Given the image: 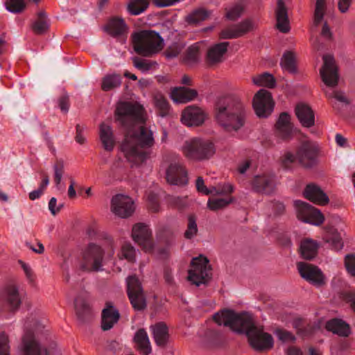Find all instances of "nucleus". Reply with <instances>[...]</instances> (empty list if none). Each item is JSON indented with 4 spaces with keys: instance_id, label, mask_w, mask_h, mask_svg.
I'll use <instances>...</instances> for the list:
<instances>
[{
    "instance_id": "49530a36",
    "label": "nucleus",
    "mask_w": 355,
    "mask_h": 355,
    "mask_svg": "<svg viewBox=\"0 0 355 355\" xmlns=\"http://www.w3.org/2000/svg\"><path fill=\"white\" fill-rule=\"evenodd\" d=\"M198 233L196 218L194 216L190 215L188 217L187 228L184 232V236L187 239H192Z\"/></svg>"
},
{
    "instance_id": "c85d7f7f",
    "label": "nucleus",
    "mask_w": 355,
    "mask_h": 355,
    "mask_svg": "<svg viewBox=\"0 0 355 355\" xmlns=\"http://www.w3.org/2000/svg\"><path fill=\"white\" fill-rule=\"evenodd\" d=\"M197 96V92L184 87H175L171 93V97L175 103H187Z\"/></svg>"
},
{
    "instance_id": "20e7f679",
    "label": "nucleus",
    "mask_w": 355,
    "mask_h": 355,
    "mask_svg": "<svg viewBox=\"0 0 355 355\" xmlns=\"http://www.w3.org/2000/svg\"><path fill=\"white\" fill-rule=\"evenodd\" d=\"M135 51L144 56H150L161 51L164 46V40L156 32L141 31L132 35Z\"/></svg>"
},
{
    "instance_id": "a18cd8bd",
    "label": "nucleus",
    "mask_w": 355,
    "mask_h": 355,
    "mask_svg": "<svg viewBox=\"0 0 355 355\" xmlns=\"http://www.w3.org/2000/svg\"><path fill=\"white\" fill-rule=\"evenodd\" d=\"M280 64L284 69L291 73L295 71V57L293 52L286 51L284 53Z\"/></svg>"
},
{
    "instance_id": "f704fd0d",
    "label": "nucleus",
    "mask_w": 355,
    "mask_h": 355,
    "mask_svg": "<svg viewBox=\"0 0 355 355\" xmlns=\"http://www.w3.org/2000/svg\"><path fill=\"white\" fill-rule=\"evenodd\" d=\"M324 92L326 96L331 101V104L335 110H339L340 109L338 102L345 105H347L349 103L348 98L341 91L329 89L325 91Z\"/></svg>"
},
{
    "instance_id": "de8ad7c7",
    "label": "nucleus",
    "mask_w": 355,
    "mask_h": 355,
    "mask_svg": "<svg viewBox=\"0 0 355 355\" xmlns=\"http://www.w3.org/2000/svg\"><path fill=\"white\" fill-rule=\"evenodd\" d=\"M199 44L196 43L188 48L186 51L185 60L188 63H194L198 61L199 57Z\"/></svg>"
},
{
    "instance_id": "0e129e2a",
    "label": "nucleus",
    "mask_w": 355,
    "mask_h": 355,
    "mask_svg": "<svg viewBox=\"0 0 355 355\" xmlns=\"http://www.w3.org/2000/svg\"><path fill=\"white\" fill-rule=\"evenodd\" d=\"M233 186L230 184H224L219 189H216L215 187L213 188L214 193L225 195V196H229L228 194L231 193L233 191Z\"/></svg>"
},
{
    "instance_id": "864d4df0",
    "label": "nucleus",
    "mask_w": 355,
    "mask_h": 355,
    "mask_svg": "<svg viewBox=\"0 0 355 355\" xmlns=\"http://www.w3.org/2000/svg\"><path fill=\"white\" fill-rule=\"evenodd\" d=\"M0 355H10L8 336L5 332L0 333Z\"/></svg>"
},
{
    "instance_id": "4c0bfd02",
    "label": "nucleus",
    "mask_w": 355,
    "mask_h": 355,
    "mask_svg": "<svg viewBox=\"0 0 355 355\" xmlns=\"http://www.w3.org/2000/svg\"><path fill=\"white\" fill-rule=\"evenodd\" d=\"M326 241L330 243L335 250H341L343 247L342 237L334 227H329L327 229Z\"/></svg>"
},
{
    "instance_id": "72a5a7b5",
    "label": "nucleus",
    "mask_w": 355,
    "mask_h": 355,
    "mask_svg": "<svg viewBox=\"0 0 355 355\" xmlns=\"http://www.w3.org/2000/svg\"><path fill=\"white\" fill-rule=\"evenodd\" d=\"M326 328L328 331L340 336H348L350 333L349 325L339 319H333L328 321L326 324Z\"/></svg>"
},
{
    "instance_id": "13d9d810",
    "label": "nucleus",
    "mask_w": 355,
    "mask_h": 355,
    "mask_svg": "<svg viewBox=\"0 0 355 355\" xmlns=\"http://www.w3.org/2000/svg\"><path fill=\"white\" fill-rule=\"evenodd\" d=\"M345 263L348 272L355 277V254L347 255Z\"/></svg>"
},
{
    "instance_id": "f257e3e1",
    "label": "nucleus",
    "mask_w": 355,
    "mask_h": 355,
    "mask_svg": "<svg viewBox=\"0 0 355 355\" xmlns=\"http://www.w3.org/2000/svg\"><path fill=\"white\" fill-rule=\"evenodd\" d=\"M115 120L124 133L121 152L129 162L140 164L154 144L152 131L144 125V107L138 103L121 102L115 110Z\"/></svg>"
},
{
    "instance_id": "58836bf2",
    "label": "nucleus",
    "mask_w": 355,
    "mask_h": 355,
    "mask_svg": "<svg viewBox=\"0 0 355 355\" xmlns=\"http://www.w3.org/2000/svg\"><path fill=\"white\" fill-rule=\"evenodd\" d=\"M121 82L122 77L120 74H107L102 80L101 88L103 91L107 92L119 87Z\"/></svg>"
},
{
    "instance_id": "09e8293b",
    "label": "nucleus",
    "mask_w": 355,
    "mask_h": 355,
    "mask_svg": "<svg viewBox=\"0 0 355 355\" xmlns=\"http://www.w3.org/2000/svg\"><path fill=\"white\" fill-rule=\"evenodd\" d=\"M325 11V0H316L314 23L318 26L322 21Z\"/></svg>"
},
{
    "instance_id": "6ab92c4d",
    "label": "nucleus",
    "mask_w": 355,
    "mask_h": 355,
    "mask_svg": "<svg viewBox=\"0 0 355 355\" xmlns=\"http://www.w3.org/2000/svg\"><path fill=\"white\" fill-rule=\"evenodd\" d=\"M253 191L263 194H270L275 187V178L268 174L257 175L251 182Z\"/></svg>"
},
{
    "instance_id": "cd10ccee",
    "label": "nucleus",
    "mask_w": 355,
    "mask_h": 355,
    "mask_svg": "<svg viewBox=\"0 0 355 355\" xmlns=\"http://www.w3.org/2000/svg\"><path fill=\"white\" fill-rule=\"evenodd\" d=\"M105 29L112 36H123L128 32V26L123 19L113 17L109 20Z\"/></svg>"
},
{
    "instance_id": "9d476101",
    "label": "nucleus",
    "mask_w": 355,
    "mask_h": 355,
    "mask_svg": "<svg viewBox=\"0 0 355 355\" xmlns=\"http://www.w3.org/2000/svg\"><path fill=\"white\" fill-rule=\"evenodd\" d=\"M127 293L130 302L136 311H143L146 307V297L141 284L136 275L126 279Z\"/></svg>"
},
{
    "instance_id": "052dcab7",
    "label": "nucleus",
    "mask_w": 355,
    "mask_h": 355,
    "mask_svg": "<svg viewBox=\"0 0 355 355\" xmlns=\"http://www.w3.org/2000/svg\"><path fill=\"white\" fill-rule=\"evenodd\" d=\"M207 338L213 344L218 345L220 341V334L218 331L209 329L206 332Z\"/></svg>"
},
{
    "instance_id": "3c124183",
    "label": "nucleus",
    "mask_w": 355,
    "mask_h": 355,
    "mask_svg": "<svg viewBox=\"0 0 355 355\" xmlns=\"http://www.w3.org/2000/svg\"><path fill=\"white\" fill-rule=\"evenodd\" d=\"M121 254L123 257L130 262H134L135 261L136 251L131 244L124 243L122 246Z\"/></svg>"
},
{
    "instance_id": "4d7b16f0",
    "label": "nucleus",
    "mask_w": 355,
    "mask_h": 355,
    "mask_svg": "<svg viewBox=\"0 0 355 355\" xmlns=\"http://www.w3.org/2000/svg\"><path fill=\"white\" fill-rule=\"evenodd\" d=\"M168 202L171 205L180 209H184L187 205V198L179 196H171Z\"/></svg>"
},
{
    "instance_id": "ea45409f",
    "label": "nucleus",
    "mask_w": 355,
    "mask_h": 355,
    "mask_svg": "<svg viewBox=\"0 0 355 355\" xmlns=\"http://www.w3.org/2000/svg\"><path fill=\"white\" fill-rule=\"evenodd\" d=\"M154 103L159 116L164 117L169 113L170 105L166 98L160 93L154 96Z\"/></svg>"
},
{
    "instance_id": "aec40b11",
    "label": "nucleus",
    "mask_w": 355,
    "mask_h": 355,
    "mask_svg": "<svg viewBox=\"0 0 355 355\" xmlns=\"http://www.w3.org/2000/svg\"><path fill=\"white\" fill-rule=\"evenodd\" d=\"M1 298L6 306L12 311L17 310L21 304V295L13 285H9L2 291Z\"/></svg>"
},
{
    "instance_id": "f8f14e48",
    "label": "nucleus",
    "mask_w": 355,
    "mask_h": 355,
    "mask_svg": "<svg viewBox=\"0 0 355 355\" xmlns=\"http://www.w3.org/2000/svg\"><path fill=\"white\" fill-rule=\"evenodd\" d=\"M323 66L320 70V76L324 84L330 87L337 85L339 76L335 60L332 55H323Z\"/></svg>"
},
{
    "instance_id": "0eeeda50",
    "label": "nucleus",
    "mask_w": 355,
    "mask_h": 355,
    "mask_svg": "<svg viewBox=\"0 0 355 355\" xmlns=\"http://www.w3.org/2000/svg\"><path fill=\"white\" fill-rule=\"evenodd\" d=\"M25 328L26 331L21 346L22 355H49L46 347L36 338V334L40 329L39 325L32 329L26 323Z\"/></svg>"
},
{
    "instance_id": "b1692460",
    "label": "nucleus",
    "mask_w": 355,
    "mask_h": 355,
    "mask_svg": "<svg viewBox=\"0 0 355 355\" xmlns=\"http://www.w3.org/2000/svg\"><path fill=\"white\" fill-rule=\"evenodd\" d=\"M304 195L310 201L320 205H326L329 202V198L324 192L314 184H309L306 187Z\"/></svg>"
},
{
    "instance_id": "79ce46f5",
    "label": "nucleus",
    "mask_w": 355,
    "mask_h": 355,
    "mask_svg": "<svg viewBox=\"0 0 355 355\" xmlns=\"http://www.w3.org/2000/svg\"><path fill=\"white\" fill-rule=\"evenodd\" d=\"M149 1L150 0H130L128 5V10L132 15H139L148 8Z\"/></svg>"
},
{
    "instance_id": "39448f33",
    "label": "nucleus",
    "mask_w": 355,
    "mask_h": 355,
    "mask_svg": "<svg viewBox=\"0 0 355 355\" xmlns=\"http://www.w3.org/2000/svg\"><path fill=\"white\" fill-rule=\"evenodd\" d=\"M318 150L313 143L309 141H303L298 147L296 156L287 153L282 158V165L288 169L296 159L304 167L310 168L315 164Z\"/></svg>"
},
{
    "instance_id": "473e14b6",
    "label": "nucleus",
    "mask_w": 355,
    "mask_h": 355,
    "mask_svg": "<svg viewBox=\"0 0 355 355\" xmlns=\"http://www.w3.org/2000/svg\"><path fill=\"white\" fill-rule=\"evenodd\" d=\"M134 340L137 348L143 355H148L150 353V343L148 334L144 329H140L135 333Z\"/></svg>"
},
{
    "instance_id": "bf43d9fd",
    "label": "nucleus",
    "mask_w": 355,
    "mask_h": 355,
    "mask_svg": "<svg viewBox=\"0 0 355 355\" xmlns=\"http://www.w3.org/2000/svg\"><path fill=\"white\" fill-rule=\"evenodd\" d=\"M243 8L239 5H235L227 12V17L231 20H235L239 18L243 12Z\"/></svg>"
},
{
    "instance_id": "7c9ffc66",
    "label": "nucleus",
    "mask_w": 355,
    "mask_h": 355,
    "mask_svg": "<svg viewBox=\"0 0 355 355\" xmlns=\"http://www.w3.org/2000/svg\"><path fill=\"white\" fill-rule=\"evenodd\" d=\"M277 26L282 33H287L289 31L287 10L283 0H278L277 8L276 10Z\"/></svg>"
},
{
    "instance_id": "c756f323",
    "label": "nucleus",
    "mask_w": 355,
    "mask_h": 355,
    "mask_svg": "<svg viewBox=\"0 0 355 355\" xmlns=\"http://www.w3.org/2000/svg\"><path fill=\"white\" fill-rule=\"evenodd\" d=\"M229 42H220L209 49L207 59L209 64H215L222 61L223 55L227 51Z\"/></svg>"
},
{
    "instance_id": "6e6552de",
    "label": "nucleus",
    "mask_w": 355,
    "mask_h": 355,
    "mask_svg": "<svg viewBox=\"0 0 355 355\" xmlns=\"http://www.w3.org/2000/svg\"><path fill=\"white\" fill-rule=\"evenodd\" d=\"M103 249L97 245L91 243L83 252L82 259L78 261L79 267L86 271L100 270L103 266Z\"/></svg>"
},
{
    "instance_id": "ddd939ff",
    "label": "nucleus",
    "mask_w": 355,
    "mask_h": 355,
    "mask_svg": "<svg viewBox=\"0 0 355 355\" xmlns=\"http://www.w3.org/2000/svg\"><path fill=\"white\" fill-rule=\"evenodd\" d=\"M274 102L271 94L265 89H260L253 99V107L259 117H266L272 111Z\"/></svg>"
},
{
    "instance_id": "423d86ee",
    "label": "nucleus",
    "mask_w": 355,
    "mask_h": 355,
    "mask_svg": "<svg viewBox=\"0 0 355 355\" xmlns=\"http://www.w3.org/2000/svg\"><path fill=\"white\" fill-rule=\"evenodd\" d=\"M182 152L189 159L202 161L209 159L214 154L215 149L211 141L194 137L184 141Z\"/></svg>"
},
{
    "instance_id": "603ef678",
    "label": "nucleus",
    "mask_w": 355,
    "mask_h": 355,
    "mask_svg": "<svg viewBox=\"0 0 355 355\" xmlns=\"http://www.w3.org/2000/svg\"><path fill=\"white\" fill-rule=\"evenodd\" d=\"M54 181L58 188L60 184L62 175L64 173V164L62 161H58L53 166Z\"/></svg>"
},
{
    "instance_id": "412c9836",
    "label": "nucleus",
    "mask_w": 355,
    "mask_h": 355,
    "mask_svg": "<svg viewBox=\"0 0 355 355\" xmlns=\"http://www.w3.org/2000/svg\"><path fill=\"white\" fill-rule=\"evenodd\" d=\"M295 112L297 119L303 127L309 128L315 125L314 112L308 105L303 103L297 104Z\"/></svg>"
},
{
    "instance_id": "8fccbe9b",
    "label": "nucleus",
    "mask_w": 355,
    "mask_h": 355,
    "mask_svg": "<svg viewBox=\"0 0 355 355\" xmlns=\"http://www.w3.org/2000/svg\"><path fill=\"white\" fill-rule=\"evenodd\" d=\"M6 8L11 12H21L26 7L24 0H7Z\"/></svg>"
},
{
    "instance_id": "f3484780",
    "label": "nucleus",
    "mask_w": 355,
    "mask_h": 355,
    "mask_svg": "<svg viewBox=\"0 0 355 355\" xmlns=\"http://www.w3.org/2000/svg\"><path fill=\"white\" fill-rule=\"evenodd\" d=\"M297 269L301 277L309 283L320 286L324 284V278L322 271L315 266L308 263L300 262Z\"/></svg>"
},
{
    "instance_id": "e2e57ef3",
    "label": "nucleus",
    "mask_w": 355,
    "mask_h": 355,
    "mask_svg": "<svg viewBox=\"0 0 355 355\" xmlns=\"http://www.w3.org/2000/svg\"><path fill=\"white\" fill-rule=\"evenodd\" d=\"M196 185V189L199 192H201L206 195L214 193L213 189H209L205 185V182H204V180L202 177H198L197 178Z\"/></svg>"
},
{
    "instance_id": "1a4fd4ad",
    "label": "nucleus",
    "mask_w": 355,
    "mask_h": 355,
    "mask_svg": "<svg viewBox=\"0 0 355 355\" xmlns=\"http://www.w3.org/2000/svg\"><path fill=\"white\" fill-rule=\"evenodd\" d=\"M210 276L211 268L207 258L202 255L193 258L189 270V281L196 286H200L205 284Z\"/></svg>"
},
{
    "instance_id": "338daca9",
    "label": "nucleus",
    "mask_w": 355,
    "mask_h": 355,
    "mask_svg": "<svg viewBox=\"0 0 355 355\" xmlns=\"http://www.w3.org/2000/svg\"><path fill=\"white\" fill-rule=\"evenodd\" d=\"M164 277L166 283L171 287H175V282L174 281L172 270L171 268L166 267L164 271Z\"/></svg>"
},
{
    "instance_id": "774afa93",
    "label": "nucleus",
    "mask_w": 355,
    "mask_h": 355,
    "mask_svg": "<svg viewBox=\"0 0 355 355\" xmlns=\"http://www.w3.org/2000/svg\"><path fill=\"white\" fill-rule=\"evenodd\" d=\"M58 103L62 112L67 113L69 108V97L67 95L62 96L58 101Z\"/></svg>"
},
{
    "instance_id": "bb28decb",
    "label": "nucleus",
    "mask_w": 355,
    "mask_h": 355,
    "mask_svg": "<svg viewBox=\"0 0 355 355\" xmlns=\"http://www.w3.org/2000/svg\"><path fill=\"white\" fill-rule=\"evenodd\" d=\"M99 134L100 139L103 148L106 151L109 152L113 150L115 146L116 141L112 128L110 125L102 123L100 125Z\"/></svg>"
},
{
    "instance_id": "4be33fe9",
    "label": "nucleus",
    "mask_w": 355,
    "mask_h": 355,
    "mask_svg": "<svg viewBox=\"0 0 355 355\" xmlns=\"http://www.w3.org/2000/svg\"><path fill=\"white\" fill-rule=\"evenodd\" d=\"M253 25L250 20H245L241 23L223 30L220 33L221 39H232L239 37L252 29Z\"/></svg>"
},
{
    "instance_id": "680f3d73",
    "label": "nucleus",
    "mask_w": 355,
    "mask_h": 355,
    "mask_svg": "<svg viewBox=\"0 0 355 355\" xmlns=\"http://www.w3.org/2000/svg\"><path fill=\"white\" fill-rule=\"evenodd\" d=\"M276 334L278 338L284 342H291L295 340L294 336L291 332L284 329H277Z\"/></svg>"
},
{
    "instance_id": "a878e982",
    "label": "nucleus",
    "mask_w": 355,
    "mask_h": 355,
    "mask_svg": "<svg viewBox=\"0 0 355 355\" xmlns=\"http://www.w3.org/2000/svg\"><path fill=\"white\" fill-rule=\"evenodd\" d=\"M318 248L319 244L316 241L304 238L301 240L299 249L303 259L311 260L317 255Z\"/></svg>"
},
{
    "instance_id": "393cba45",
    "label": "nucleus",
    "mask_w": 355,
    "mask_h": 355,
    "mask_svg": "<svg viewBox=\"0 0 355 355\" xmlns=\"http://www.w3.org/2000/svg\"><path fill=\"white\" fill-rule=\"evenodd\" d=\"M277 135L284 139H289L293 134V125L291 122V116L286 112H282L276 123Z\"/></svg>"
},
{
    "instance_id": "2f4dec72",
    "label": "nucleus",
    "mask_w": 355,
    "mask_h": 355,
    "mask_svg": "<svg viewBox=\"0 0 355 355\" xmlns=\"http://www.w3.org/2000/svg\"><path fill=\"white\" fill-rule=\"evenodd\" d=\"M76 315L82 322L88 321L92 316V311L87 302L82 297H78L74 302Z\"/></svg>"
},
{
    "instance_id": "6e6d98bb",
    "label": "nucleus",
    "mask_w": 355,
    "mask_h": 355,
    "mask_svg": "<svg viewBox=\"0 0 355 355\" xmlns=\"http://www.w3.org/2000/svg\"><path fill=\"white\" fill-rule=\"evenodd\" d=\"M297 334L302 337L309 336L314 331V329L309 324L302 322L297 327Z\"/></svg>"
},
{
    "instance_id": "4468645a",
    "label": "nucleus",
    "mask_w": 355,
    "mask_h": 355,
    "mask_svg": "<svg viewBox=\"0 0 355 355\" xmlns=\"http://www.w3.org/2000/svg\"><path fill=\"white\" fill-rule=\"evenodd\" d=\"M111 202L113 213L121 218L130 216L135 209L132 198L125 195L116 194L113 196Z\"/></svg>"
},
{
    "instance_id": "e433bc0d",
    "label": "nucleus",
    "mask_w": 355,
    "mask_h": 355,
    "mask_svg": "<svg viewBox=\"0 0 355 355\" xmlns=\"http://www.w3.org/2000/svg\"><path fill=\"white\" fill-rule=\"evenodd\" d=\"M210 15V12L204 8H198L193 10L186 17V21L193 26H196L205 21Z\"/></svg>"
},
{
    "instance_id": "2eb2a0df",
    "label": "nucleus",
    "mask_w": 355,
    "mask_h": 355,
    "mask_svg": "<svg viewBox=\"0 0 355 355\" xmlns=\"http://www.w3.org/2000/svg\"><path fill=\"white\" fill-rule=\"evenodd\" d=\"M132 236L133 240L142 247L145 251L150 252L153 250L152 232L146 225L144 223L135 224L132 227Z\"/></svg>"
},
{
    "instance_id": "c9c22d12",
    "label": "nucleus",
    "mask_w": 355,
    "mask_h": 355,
    "mask_svg": "<svg viewBox=\"0 0 355 355\" xmlns=\"http://www.w3.org/2000/svg\"><path fill=\"white\" fill-rule=\"evenodd\" d=\"M153 337L156 344L164 346L168 340V329L164 323H157L152 327Z\"/></svg>"
},
{
    "instance_id": "7ed1b4c3",
    "label": "nucleus",
    "mask_w": 355,
    "mask_h": 355,
    "mask_svg": "<svg viewBox=\"0 0 355 355\" xmlns=\"http://www.w3.org/2000/svg\"><path fill=\"white\" fill-rule=\"evenodd\" d=\"M245 115L244 105L237 96H225L217 103L216 121L227 131L241 129L245 123Z\"/></svg>"
},
{
    "instance_id": "c03bdc74",
    "label": "nucleus",
    "mask_w": 355,
    "mask_h": 355,
    "mask_svg": "<svg viewBox=\"0 0 355 355\" xmlns=\"http://www.w3.org/2000/svg\"><path fill=\"white\" fill-rule=\"evenodd\" d=\"M232 198L230 196L216 197L208 200L207 205L211 210L216 211L222 209L231 203Z\"/></svg>"
},
{
    "instance_id": "f03ea898",
    "label": "nucleus",
    "mask_w": 355,
    "mask_h": 355,
    "mask_svg": "<svg viewBox=\"0 0 355 355\" xmlns=\"http://www.w3.org/2000/svg\"><path fill=\"white\" fill-rule=\"evenodd\" d=\"M213 318L219 325L223 324L234 331L245 334L250 345L257 351L269 349L273 345L271 335L264 332L262 327L257 325L252 315L249 313H237L233 311L224 310L214 314Z\"/></svg>"
},
{
    "instance_id": "dca6fc26",
    "label": "nucleus",
    "mask_w": 355,
    "mask_h": 355,
    "mask_svg": "<svg viewBox=\"0 0 355 355\" xmlns=\"http://www.w3.org/2000/svg\"><path fill=\"white\" fill-rule=\"evenodd\" d=\"M166 180L171 184L183 186L187 183V173L179 158H175L166 170Z\"/></svg>"
},
{
    "instance_id": "9b49d317",
    "label": "nucleus",
    "mask_w": 355,
    "mask_h": 355,
    "mask_svg": "<svg viewBox=\"0 0 355 355\" xmlns=\"http://www.w3.org/2000/svg\"><path fill=\"white\" fill-rule=\"evenodd\" d=\"M297 215L299 219L308 223L320 225L324 221V216L317 209L313 207L306 202L295 201Z\"/></svg>"
},
{
    "instance_id": "5701e85b",
    "label": "nucleus",
    "mask_w": 355,
    "mask_h": 355,
    "mask_svg": "<svg viewBox=\"0 0 355 355\" xmlns=\"http://www.w3.org/2000/svg\"><path fill=\"white\" fill-rule=\"evenodd\" d=\"M119 311L112 306L111 302H106L105 307L102 311L101 327L103 330L107 331L113 327L119 319Z\"/></svg>"
},
{
    "instance_id": "5fc2aeb1",
    "label": "nucleus",
    "mask_w": 355,
    "mask_h": 355,
    "mask_svg": "<svg viewBox=\"0 0 355 355\" xmlns=\"http://www.w3.org/2000/svg\"><path fill=\"white\" fill-rule=\"evenodd\" d=\"M133 64L134 66L139 70L145 72L148 71L152 67V62L142 59L138 57H135L133 58Z\"/></svg>"
},
{
    "instance_id": "37998d69",
    "label": "nucleus",
    "mask_w": 355,
    "mask_h": 355,
    "mask_svg": "<svg viewBox=\"0 0 355 355\" xmlns=\"http://www.w3.org/2000/svg\"><path fill=\"white\" fill-rule=\"evenodd\" d=\"M49 28V21L46 13L41 11L38 13L35 21L33 24V29L37 34H42Z\"/></svg>"
},
{
    "instance_id": "69168bd1",
    "label": "nucleus",
    "mask_w": 355,
    "mask_h": 355,
    "mask_svg": "<svg viewBox=\"0 0 355 355\" xmlns=\"http://www.w3.org/2000/svg\"><path fill=\"white\" fill-rule=\"evenodd\" d=\"M343 299L350 304L355 312V291H349L343 293Z\"/></svg>"
},
{
    "instance_id": "a19ab883",
    "label": "nucleus",
    "mask_w": 355,
    "mask_h": 355,
    "mask_svg": "<svg viewBox=\"0 0 355 355\" xmlns=\"http://www.w3.org/2000/svg\"><path fill=\"white\" fill-rule=\"evenodd\" d=\"M254 84L258 86H263L272 88L275 86L276 80L273 76L268 72H264L252 78Z\"/></svg>"
},
{
    "instance_id": "a211bd4d",
    "label": "nucleus",
    "mask_w": 355,
    "mask_h": 355,
    "mask_svg": "<svg viewBox=\"0 0 355 355\" xmlns=\"http://www.w3.org/2000/svg\"><path fill=\"white\" fill-rule=\"evenodd\" d=\"M206 119L205 112L195 105L187 106L182 113L181 121L187 126H198L202 125Z\"/></svg>"
}]
</instances>
